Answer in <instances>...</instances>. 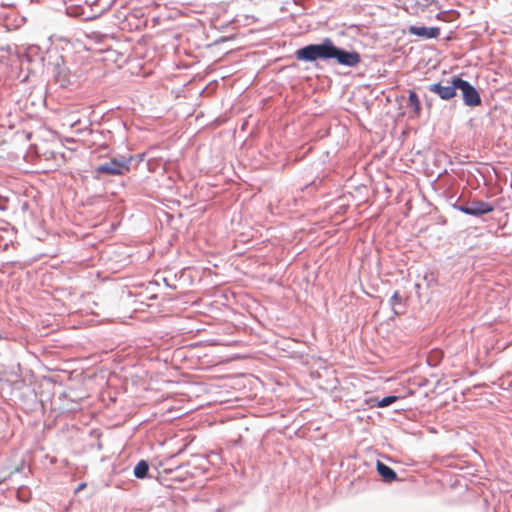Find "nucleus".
Listing matches in <instances>:
<instances>
[{"instance_id":"obj_5","label":"nucleus","mask_w":512,"mask_h":512,"mask_svg":"<svg viewBox=\"0 0 512 512\" xmlns=\"http://www.w3.org/2000/svg\"><path fill=\"white\" fill-rule=\"evenodd\" d=\"M458 209L468 215L472 216H481L483 214H488L494 210V207L484 201H471L466 205L459 206Z\"/></svg>"},{"instance_id":"obj_9","label":"nucleus","mask_w":512,"mask_h":512,"mask_svg":"<svg viewBox=\"0 0 512 512\" xmlns=\"http://www.w3.org/2000/svg\"><path fill=\"white\" fill-rule=\"evenodd\" d=\"M408 101L409 106L413 109L415 116L418 117L421 113V103L415 91H409Z\"/></svg>"},{"instance_id":"obj_1","label":"nucleus","mask_w":512,"mask_h":512,"mask_svg":"<svg viewBox=\"0 0 512 512\" xmlns=\"http://www.w3.org/2000/svg\"><path fill=\"white\" fill-rule=\"evenodd\" d=\"M334 44L327 38L321 44H310L295 52V56L301 61H316L318 59H332Z\"/></svg>"},{"instance_id":"obj_8","label":"nucleus","mask_w":512,"mask_h":512,"mask_svg":"<svg viewBox=\"0 0 512 512\" xmlns=\"http://www.w3.org/2000/svg\"><path fill=\"white\" fill-rule=\"evenodd\" d=\"M377 471L379 475L383 478V480L386 482H392L397 479L396 472L392 468H390L389 466L385 465L380 461L377 462Z\"/></svg>"},{"instance_id":"obj_7","label":"nucleus","mask_w":512,"mask_h":512,"mask_svg":"<svg viewBox=\"0 0 512 512\" xmlns=\"http://www.w3.org/2000/svg\"><path fill=\"white\" fill-rule=\"evenodd\" d=\"M408 32L411 35L418 36L424 39L437 38L440 35V28L438 27H424V26H410Z\"/></svg>"},{"instance_id":"obj_10","label":"nucleus","mask_w":512,"mask_h":512,"mask_svg":"<svg viewBox=\"0 0 512 512\" xmlns=\"http://www.w3.org/2000/svg\"><path fill=\"white\" fill-rule=\"evenodd\" d=\"M148 470V463L144 460H141L140 462L137 463V465L134 468V475L139 479H143L146 477Z\"/></svg>"},{"instance_id":"obj_11","label":"nucleus","mask_w":512,"mask_h":512,"mask_svg":"<svg viewBox=\"0 0 512 512\" xmlns=\"http://www.w3.org/2000/svg\"><path fill=\"white\" fill-rule=\"evenodd\" d=\"M399 399L398 396H387L378 402V407H387Z\"/></svg>"},{"instance_id":"obj_2","label":"nucleus","mask_w":512,"mask_h":512,"mask_svg":"<svg viewBox=\"0 0 512 512\" xmlns=\"http://www.w3.org/2000/svg\"><path fill=\"white\" fill-rule=\"evenodd\" d=\"M131 161V157L122 160L111 159L109 162L98 166L97 172L108 175H123L130 170Z\"/></svg>"},{"instance_id":"obj_4","label":"nucleus","mask_w":512,"mask_h":512,"mask_svg":"<svg viewBox=\"0 0 512 512\" xmlns=\"http://www.w3.org/2000/svg\"><path fill=\"white\" fill-rule=\"evenodd\" d=\"M457 89L456 77H453L451 81H447L446 83L441 81L429 86V90L437 94L443 100H450L455 97Z\"/></svg>"},{"instance_id":"obj_6","label":"nucleus","mask_w":512,"mask_h":512,"mask_svg":"<svg viewBox=\"0 0 512 512\" xmlns=\"http://www.w3.org/2000/svg\"><path fill=\"white\" fill-rule=\"evenodd\" d=\"M332 59H336L341 65L354 67L361 61L360 55L357 52H348L342 50L334 45L332 52Z\"/></svg>"},{"instance_id":"obj_13","label":"nucleus","mask_w":512,"mask_h":512,"mask_svg":"<svg viewBox=\"0 0 512 512\" xmlns=\"http://www.w3.org/2000/svg\"><path fill=\"white\" fill-rule=\"evenodd\" d=\"M86 487V483H81L78 488L76 489V493L83 490Z\"/></svg>"},{"instance_id":"obj_12","label":"nucleus","mask_w":512,"mask_h":512,"mask_svg":"<svg viewBox=\"0 0 512 512\" xmlns=\"http://www.w3.org/2000/svg\"><path fill=\"white\" fill-rule=\"evenodd\" d=\"M402 301V297L399 292H395L391 297V304L393 306L400 304Z\"/></svg>"},{"instance_id":"obj_3","label":"nucleus","mask_w":512,"mask_h":512,"mask_svg":"<svg viewBox=\"0 0 512 512\" xmlns=\"http://www.w3.org/2000/svg\"><path fill=\"white\" fill-rule=\"evenodd\" d=\"M456 84L461 90L463 101L467 106H478L481 104V97L478 91L466 80L456 76Z\"/></svg>"}]
</instances>
